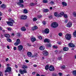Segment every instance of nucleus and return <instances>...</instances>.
Wrapping results in <instances>:
<instances>
[{"mask_svg":"<svg viewBox=\"0 0 76 76\" xmlns=\"http://www.w3.org/2000/svg\"><path fill=\"white\" fill-rule=\"evenodd\" d=\"M7 40L8 41V42H11L12 41V40H11V39H7Z\"/></svg>","mask_w":76,"mask_h":76,"instance_id":"58836bf2","label":"nucleus"},{"mask_svg":"<svg viewBox=\"0 0 76 76\" xmlns=\"http://www.w3.org/2000/svg\"><path fill=\"white\" fill-rule=\"evenodd\" d=\"M65 38L67 40H70L72 38V35L70 34H67L65 35Z\"/></svg>","mask_w":76,"mask_h":76,"instance_id":"f03ea898","label":"nucleus"},{"mask_svg":"<svg viewBox=\"0 0 76 76\" xmlns=\"http://www.w3.org/2000/svg\"><path fill=\"white\" fill-rule=\"evenodd\" d=\"M19 44V43L18 42H15V43L14 45H15L16 46H18V45Z\"/></svg>","mask_w":76,"mask_h":76,"instance_id":"c9c22d12","label":"nucleus"},{"mask_svg":"<svg viewBox=\"0 0 76 76\" xmlns=\"http://www.w3.org/2000/svg\"><path fill=\"white\" fill-rule=\"evenodd\" d=\"M18 49L19 51H21V50L23 49V46L22 45H19L18 46Z\"/></svg>","mask_w":76,"mask_h":76,"instance_id":"39448f33","label":"nucleus"},{"mask_svg":"<svg viewBox=\"0 0 76 76\" xmlns=\"http://www.w3.org/2000/svg\"><path fill=\"white\" fill-rule=\"evenodd\" d=\"M19 72L21 74V75H23L24 73H27V71L26 69H23V70L20 69Z\"/></svg>","mask_w":76,"mask_h":76,"instance_id":"7ed1b4c3","label":"nucleus"},{"mask_svg":"<svg viewBox=\"0 0 76 76\" xmlns=\"http://www.w3.org/2000/svg\"><path fill=\"white\" fill-rule=\"evenodd\" d=\"M54 15L55 16H56L57 18H59L61 16V15H59V14H58L57 12H55L54 13Z\"/></svg>","mask_w":76,"mask_h":76,"instance_id":"9b49d317","label":"nucleus"},{"mask_svg":"<svg viewBox=\"0 0 76 76\" xmlns=\"http://www.w3.org/2000/svg\"><path fill=\"white\" fill-rule=\"evenodd\" d=\"M3 15V14L0 12V16H1Z\"/></svg>","mask_w":76,"mask_h":76,"instance_id":"680f3d73","label":"nucleus"},{"mask_svg":"<svg viewBox=\"0 0 76 76\" xmlns=\"http://www.w3.org/2000/svg\"><path fill=\"white\" fill-rule=\"evenodd\" d=\"M38 38H39V39H42V37L41 36H39L38 37Z\"/></svg>","mask_w":76,"mask_h":76,"instance_id":"79ce46f5","label":"nucleus"},{"mask_svg":"<svg viewBox=\"0 0 76 76\" xmlns=\"http://www.w3.org/2000/svg\"><path fill=\"white\" fill-rule=\"evenodd\" d=\"M49 18H50V19H51L53 18V16L52 15H50L49 16Z\"/></svg>","mask_w":76,"mask_h":76,"instance_id":"13d9d810","label":"nucleus"},{"mask_svg":"<svg viewBox=\"0 0 76 76\" xmlns=\"http://www.w3.org/2000/svg\"><path fill=\"white\" fill-rule=\"evenodd\" d=\"M0 76H3V74L1 72H0Z\"/></svg>","mask_w":76,"mask_h":76,"instance_id":"8fccbe9b","label":"nucleus"},{"mask_svg":"<svg viewBox=\"0 0 76 76\" xmlns=\"http://www.w3.org/2000/svg\"><path fill=\"white\" fill-rule=\"evenodd\" d=\"M50 30L48 28L45 29L44 31V32L45 33V34H48Z\"/></svg>","mask_w":76,"mask_h":76,"instance_id":"ddd939ff","label":"nucleus"},{"mask_svg":"<svg viewBox=\"0 0 76 76\" xmlns=\"http://www.w3.org/2000/svg\"><path fill=\"white\" fill-rule=\"evenodd\" d=\"M58 26V24L56 22H53L52 23L51 25V26L53 28H57Z\"/></svg>","mask_w":76,"mask_h":76,"instance_id":"f257e3e1","label":"nucleus"},{"mask_svg":"<svg viewBox=\"0 0 76 76\" xmlns=\"http://www.w3.org/2000/svg\"><path fill=\"white\" fill-rule=\"evenodd\" d=\"M19 2L21 3H23V2H24L23 1V0H20Z\"/></svg>","mask_w":76,"mask_h":76,"instance_id":"ea45409f","label":"nucleus"},{"mask_svg":"<svg viewBox=\"0 0 76 76\" xmlns=\"http://www.w3.org/2000/svg\"><path fill=\"white\" fill-rule=\"evenodd\" d=\"M1 7L2 8H6V5H4V4H2L1 5Z\"/></svg>","mask_w":76,"mask_h":76,"instance_id":"393cba45","label":"nucleus"},{"mask_svg":"<svg viewBox=\"0 0 76 76\" xmlns=\"http://www.w3.org/2000/svg\"><path fill=\"white\" fill-rule=\"evenodd\" d=\"M49 69L50 71L52 72L54 70V67L52 66H50L49 67Z\"/></svg>","mask_w":76,"mask_h":76,"instance_id":"6e6552de","label":"nucleus"},{"mask_svg":"<svg viewBox=\"0 0 76 76\" xmlns=\"http://www.w3.org/2000/svg\"><path fill=\"white\" fill-rule=\"evenodd\" d=\"M4 36L5 37H6V38H10V35L8 34H5Z\"/></svg>","mask_w":76,"mask_h":76,"instance_id":"412c9836","label":"nucleus"},{"mask_svg":"<svg viewBox=\"0 0 76 76\" xmlns=\"http://www.w3.org/2000/svg\"><path fill=\"white\" fill-rule=\"evenodd\" d=\"M35 73H36V72H33L32 73V75H35Z\"/></svg>","mask_w":76,"mask_h":76,"instance_id":"e2e57ef3","label":"nucleus"},{"mask_svg":"<svg viewBox=\"0 0 76 76\" xmlns=\"http://www.w3.org/2000/svg\"><path fill=\"white\" fill-rule=\"evenodd\" d=\"M72 74L74 76H76V70H74L72 72Z\"/></svg>","mask_w":76,"mask_h":76,"instance_id":"aec40b11","label":"nucleus"},{"mask_svg":"<svg viewBox=\"0 0 76 76\" xmlns=\"http://www.w3.org/2000/svg\"><path fill=\"white\" fill-rule=\"evenodd\" d=\"M58 35L59 37H61L62 36V33H59L58 34Z\"/></svg>","mask_w":76,"mask_h":76,"instance_id":"a19ab883","label":"nucleus"},{"mask_svg":"<svg viewBox=\"0 0 76 76\" xmlns=\"http://www.w3.org/2000/svg\"><path fill=\"white\" fill-rule=\"evenodd\" d=\"M64 12H61L60 14H59V15H60L61 16L60 17H61V16L64 15Z\"/></svg>","mask_w":76,"mask_h":76,"instance_id":"6ab92c4d","label":"nucleus"},{"mask_svg":"<svg viewBox=\"0 0 76 76\" xmlns=\"http://www.w3.org/2000/svg\"><path fill=\"white\" fill-rule=\"evenodd\" d=\"M53 48H57V46H53Z\"/></svg>","mask_w":76,"mask_h":76,"instance_id":"864d4df0","label":"nucleus"},{"mask_svg":"<svg viewBox=\"0 0 76 76\" xmlns=\"http://www.w3.org/2000/svg\"><path fill=\"white\" fill-rule=\"evenodd\" d=\"M21 31H26V28L24 27H23L21 28Z\"/></svg>","mask_w":76,"mask_h":76,"instance_id":"5701e85b","label":"nucleus"},{"mask_svg":"<svg viewBox=\"0 0 76 76\" xmlns=\"http://www.w3.org/2000/svg\"><path fill=\"white\" fill-rule=\"evenodd\" d=\"M26 63H29V61H28V60H26Z\"/></svg>","mask_w":76,"mask_h":76,"instance_id":"69168bd1","label":"nucleus"},{"mask_svg":"<svg viewBox=\"0 0 76 76\" xmlns=\"http://www.w3.org/2000/svg\"><path fill=\"white\" fill-rule=\"evenodd\" d=\"M17 42H18L19 44H20V39H18L17 40Z\"/></svg>","mask_w":76,"mask_h":76,"instance_id":"72a5a7b5","label":"nucleus"},{"mask_svg":"<svg viewBox=\"0 0 76 76\" xmlns=\"http://www.w3.org/2000/svg\"><path fill=\"white\" fill-rule=\"evenodd\" d=\"M39 49L40 50H44L45 49V47L43 46H40Z\"/></svg>","mask_w":76,"mask_h":76,"instance_id":"2eb2a0df","label":"nucleus"},{"mask_svg":"<svg viewBox=\"0 0 76 76\" xmlns=\"http://www.w3.org/2000/svg\"><path fill=\"white\" fill-rule=\"evenodd\" d=\"M38 20V18H33V21H37V20Z\"/></svg>","mask_w":76,"mask_h":76,"instance_id":"473e14b6","label":"nucleus"},{"mask_svg":"<svg viewBox=\"0 0 76 76\" xmlns=\"http://www.w3.org/2000/svg\"><path fill=\"white\" fill-rule=\"evenodd\" d=\"M64 17L65 18H68V15L66 14H65L64 15Z\"/></svg>","mask_w":76,"mask_h":76,"instance_id":"f704fd0d","label":"nucleus"},{"mask_svg":"<svg viewBox=\"0 0 76 76\" xmlns=\"http://www.w3.org/2000/svg\"><path fill=\"white\" fill-rule=\"evenodd\" d=\"M37 28L38 27H37V26H34L32 28V29L33 31H34V30H35V29H37Z\"/></svg>","mask_w":76,"mask_h":76,"instance_id":"a211bd4d","label":"nucleus"},{"mask_svg":"<svg viewBox=\"0 0 76 76\" xmlns=\"http://www.w3.org/2000/svg\"><path fill=\"white\" fill-rule=\"evenodd\" d=\"M53 76H58V75L57 74H53Z\"/></svg>","mask_w":76,"mask_h":76,"instance_id":"49530a36","label":"nucleus"},{"mask_svg":"<svg viewBox=\"0 0 76 76\" xmlns=\"http://www.w3.org/2000/svg\"><path fill=\"white\" fill-rule=\"evenodd\" d=\"M11 72V68L10 67H8L6 69L5 71V73H7V72Z\"/></svg>","mask_w":76,"mask_h":76,"instance_id":"20e7f679","label":"nucleus"},{"mask_svg":"<svg viewBox=\"0 0 76 76\" xmlns=\"http://www.w3.org/2000/svg\"><path fill=\"white\" fill-rule=\"evenodd\" d=\"M33 66L34 67H37V65L36 64H34L33 65Z\"/></svg>","mask_w":76,"mask_h":76,"instance_id":"6e6d98bb","label":"nucleus"},{"mask_svg":"<svg viewBox=\"0 0 76 76\" xmlns=\"http://www.w3.org/2000/svg\"><path fill=\"white\" fill-rule=\"evenodd\" d=\"M49 69V66L48 65H47L45 67V69L46 70H48Z\"/></svg>","mask_w":76,"mask_h":76,"instance_id":"b1692460","label":"nucleus"},{"mask_svg":"<svg viewBox=\"0 0 76 76\" xmlns=\"http://www.w3.org/2000/svg\"><path fill=\"white\" fill-rule=\"evenodd\" d=\"M19 6L21 7H23V5L22 4H21Z\"/></svg>","mask_w":76,"mask_h":76,"instance_id":"3c124183","label":"nucleus"},{"mask_svg":"<svg viewBox=\"0 0 76 76\" xmlns=\"http://www.w3.org/2000/svg\"><path fill=\"white\" fill-rule=\"evenodd\" d=\"M58 75L59 76H62V75H63V74L59 72L58 73Z\"/></svg>","mask_w":76,"mask_h":76,"instance_id":"37998d69","label":"nucleus"},{"mask_svg":"<svg viewBox=\"0 0 76 76\" xmlns=\"http://www.w3.org/2000/svg\"><path fill=\"white\" fill-rule=\"evenodd\" d=\"M42 17V15H38V18H41Z\"/></svg>","mask_w":76,"mask_h":76,"instance_id":"603ef678","label":"nucleus"},{"mask_svg":"<svg viewBox=\"0 0 76 76\" xmlns=\"http://www.w3.org/2000/svg\"><path fill=\"white\" fill-rule=\"evenodd\" d=\"M72 26V23L71 22H69L66 25V26L68 28H70Z\"/></svg>","mask_w":76,"mask_h":76,"instance_id":"1a4fd4ad","label":"nucleus"},{"mask_svg":"<svg viewBox=\"0 0 76 76\" xmlns=\"http://www.w3.org/2000/svg\"><path fill=\"white\" fill-rule=\"evenodd\" d=\"M9 21H11V22L13 23H14V20H13V19L11 18H10L8 19Z\"/></svg>","mask_w":76,"mask_h":76,"instance_id":"4be33fe9","label":"nucleus"},{"mask_svg":"<svg viewBox=\"0 0 76 76\" xmlns=\"http://www.w3.org/2000/svg\"><path fill=\"white\" fill-rule=\"evenodd\" d=\"M31 40L32 42H34V41H35V40H36V39H35V38H31Z\"/></svg>","mask_w":76,"mask_h":76,"instance_id":"bb28decb","label":"nucleus"},{"mask_svg":"<svg viewBox=\"0 0 76 76\" xmlns=\"http://www.w3.org/2000/svg\"><path fill=\"white\" fill-rule=\"evenodd\" d=\"M73 35L74 37H76V31H75V32L73 33Z\"/></svg>","mask_w":76,"mask_h":76,"instance_id":"4c0bfd02","label":"nucleus"},{"mask_svg":"<svg viewBox=\"0 0 76 76\" xmlns=\"http://www.w3.org/2000/svg\"><path fill=\"white\" fill-rule=\"evenodd\" d=\"M27 55L29 57H32V53L30 52H28L27 53Z\"/></svg>","mask_w":76,"mask_h":76,"instance_id":"f8f14e48","label":"nucleus"},{"mask_svg":"<svg viewBox=\"0 0 76 76\" xmlns=\"http://www.w3.org/2000/svg\"><path fill=\"white\" fill-rule=\"evenodd\" d=\"M8 31H12V28H8Z\"/></svg>","mask_w":76,"mask_h":76,"instance_id":"a18cd8bd","label":"nucleus"},{"mask_svg":"<svg viewBox=\"0 0 76 76\" xmlns=\"http://www.w3.org/2000/svg\"><path fill=\"white\" fill-rule=\"evenodd\" d=\"M21 19H23L24 20H25L27 19V16L25 15H22L21 16Z\"/></svg>","mask_w":76,"mask_h":76,"instance_id":"423d86ee","label":"nucleus"},{"mask_svg":"<svg viewBox=\"0 0 76 76\" xmlns=\"http://www.w3.org/2000/svg\"><path fill=\"white\" fill-rule=\"evenodd\" d=\"M38 55V54H37V53H35L34 54V57H37V56Z\"/></svg>","mask_w":76,"mask_h":76,"instance_id":"5fc2aeb1","label":"nucleus"},{"mask_svg":"<svg viewBox=\"0 0 76 76\" xmlns=\"http://www.w3.org/2000/svg\"><path fill=\"white\" fill-rule=\"evenodd\" d=\"M50 41V39H45L44 40V42H48V43Z\"/></svg>","mask_w":76,"mask_h":76,"instance_id":"f3484780","label":"nucleus"},{"mask_svg":"<svg viewBox=\"0 0 76 76\" xmlns=\"http://www.w3.org/2000/svg\"><path fill=\"white\" fill-rule=\"evenodd\" d=\"M43 3H47L48 1H47V0H43Z\"/></svg>","mask_w":76,"mask_h":76,"instance_id":"e433bc0d","label":"nucleus"},{"mask_svg":"<svg viewBox=\"0 0 76 76\" xmlns=\"http://www.w3.org/2000/svg\"><path fill=\"white\" fill-rule=\"evenodd\" d=\"M69 46L70 47H72V48H73V47H75V45L72 43L69 44Z\"/></svg>","mask_w":76,"mask_h":76,"instance_id":"4468645a","label":"nucleus"},{"mask_svg":"<svg viewBox=\"0 0 76 76\" xmlns=\"http://www.w3.org/2000/svg\"><path fill=\"white\" fill-rule=\"evenodd\" d=\"M7 23L9 26H12L13 25V23L11 21H7Z\"/></svg>","mask_w":76,"mask_h":76,"instance_id":"0eeeda50","label":"nucleus"},{"mask_svg":"<svg viewBox=\"0 0 76 76\" xmlns=\"http://www.w3.org/2000/svg\"><path fill=\"white\" fill-rule=\"evenodd\" d=\"M50 4H54V2H53V1H52L50 2Z\"/></svg>","mask_w":76,"mask_h":76,"instance_id":"0e129e2a","label":"nucleus"},{"mask_svg":"<svg viewBox=\"0 0 76 76\" xmlns=\"http://www.w3.org/2000/svg\"><path fill=\"white\" fill-rule=\"evenodd\" d=\"M58 59L59 60H61V57H59V58H58Z\"/></svg>","mask_w":76,"mask_h":76,"instance_id":"bf43d9fd","label":"nucleus"},{"mask_svg":"<svg viewBox=\"0 0 76 76\" xmlns=\"http://www.w3.org/2000/svg\"><path fill=\"white\" fill-rule=\"evenodd\" d=\"M42 23L43 25H45V24H46V22L45 21H43L42 22Z\"/></svg>","mask_w":76,"mask_h":76,"instance_id":"de8ad7c7","label":"nucleus"},{"mask_svg":"<svg viewBox=\"0 0 76 76\" xmlns=\"http://www.w3.org/2000/svg\"><path fill=\"white\" fill-rule=\"evenodd\" d=\"M43 54L45 56H47L48 55V53L45 50H44L43 52Z\"/></svg>","mask_w":76,"mask_h":76,"instance_id":"9d476101","label":"nucleus"},{"mask_svg":"<svg viewBox=\"0 0 76 76\" xmlns=\"http://www.w3.org/2000/svg\"><path fill=\"white\" fill-rule=\"evenodd\" d=\"M18 4L19 5H20L21 4L20 2H18Z\"/></svg>","mask_w":76,"mask_h":76,"instance_id":"338daca9","label":"nucleus"},{"mask_svg":"<svg viewBox=\"0 0 76 76\" xmlns=\"http://www.w3.org/2000/svg\"><path fill=\"white\" fill-rule=\"evenodd\" d=\"M61 69H65V66L63 65L61 66Z\"/></svg>","mask_w":76,"mask_h":76,"instance_id":"c03bdc74","label":"nucleus"},{"mask_svg":"<svg viewBox=\"0 0 76 76\" xmlns=\"http://www.w3.org/2000/svg\"><path fill=\"white\" fill-rule=\"evenodd\" d=\"M37 3H36L35 4L34 3H31L30 4V5L31 6H35V4H37Z\"/></svg>","mask_w":76,"mask_h":76,"instance_id":"cd10ccee","label":"nucleus"},{"mask_svg":"<svg viewBox=\"0 0 76 76\" xmlns=\"http://www.w3.org/2000/svg\"><path fill=\"white\" fill-rule=\"evenodd\" d=\"M46 45L48 47H51V45L50 44H46Z\"/></svg>","mask_w":76,"mask_h":76,"instance_id":"c85d7f7f","label":"nucleus"},{"mask_svg":"<svg viewBox=\"0 0 76 76\" xmlns=\"http://www.w3.org/2000/svg\"><path fill=\"white\" fill-rule=\"evenodd\" d=\"M5 60L6 61H8V60H9V58H7Z\"/></svg>","mask_w":76,"mask_h":76,"instance_id":"052dcab7","label":"nucleus"},{"mask_svg":"<svg viewBox=\"0 0 76 76\" xmlns=\"http://www.w3.org/2000/svg\"><path fill=\"white\" fill-rule=\"evenodd\" d=\"M49 10L48 9H45L43 10V12H48Z\"/></svg>","mask_w":76,"mask_h":76,"instance_id":"7c9ffc66","label":"nucleus"},{"mask_svg":"<svg viewBox=\"0 0 76 76\" xmlns=\"http://www.w3.org/2000/svg\"><path fill=\"white\" fill-rule=\"evenodd\" d=\"M27 66L25 65H23L22 67V68L23 69H27Z\"/></svg>","mask_w":76,"mask_h":76,"instance_id":"2f4dec72","label":"nucleus"},{"mask_svg":"<svg viewBox=\"0 0 76 76\" xmlns=\"http://www.w3.org/2000/svg\"><path fill=\"white\" fill-rule=\"evenodd\" d=\"M62 4L63 6H67V4L64 2H63L62 3Z\"/></svg>","mask_w":76,"mask_h":76,"instance_id":"a878e982","label":"nucleus"},{"mask_svg":"<svg viewBox=\"0 0 76 76\" xmlns=\"http://www.w3.org/2000/svg\"><path fill=\"white\" fill-rule=\"evenodd\" d=\"M73 15L75 16V17H76V13H73Z\"/></svg>","mask_w":76,"mask_h":76,"instance_id":"4d7b16f0","label":"nucleus"},{"mask_svg":"<svg viewBox=\"0 0 76 76\" xmlns=\"http://www.w3.org/2000/svg\"><path fill=\"white\" fill-rule=\"evenodd\" d=\"M7 48H8V49H10V48L9 46V45L7 46Z\"/></svg>","mask_w":76,"mask_h":76,"instance_id":"774afa93","label":"nucleus"},{"mask_svg":"<svg viewBox=\"0 0 76 76\" xmlns=\"http://www.w3.org/2000/svg\"><path fill=\"white\" fill-rule=\"evenodd\" d=\"M13 49L15 51V50H17V48H16V47H14Z\"/></svg>","mask_w":76,"mask_h":76,"instance_id":"09e8293b","label":"nucleus"},{"mask_svg":"<svg viewBox=\"0 0 76 76\" xmlns=\"http://www.w3.org/2000/svg\"><path fill=\"white\" fill-rule=\"evenodd\" d=\"M63 50L64 51H67L69 50V48L65 47L63 48Z\"/></svg>","mask_w":76,"mask_h":76,"instance_id":"dca6fc26","label":"nucleus"},{"mask_svg":"<svg viewBox=\"0 0 76 76\" xmlns=\"http://www.w3.org/2000/svg\"><path fill=\"white\" fill-rule=\"evenodd\" d=\"M23 13H28V10L26 9L24 10Z\"/></svg>","mask_w":76,"mask_h":76,"instance_id":"c756f323","label":"nucleus"}]
</instances>
